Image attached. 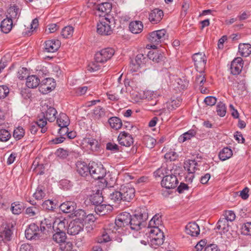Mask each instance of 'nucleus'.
Segmentation results:
<instances>
[{
  "label": "nucleus",
  "instance_id": "f704fd0d",
  "mask_svg": "<svg viewBox=\"0 0 251 251\" xmlns=\"http://www.w3.org/2000/svg\"><path fill=\"white\" fill-rule=\"evenodd\" d=\"M108 123L111 127L116 130L120 129L122 126L121 120L117 117L110 118L108 120Z\"/></svg>",
  "mask_w": 251,
  "mask_h": 251
},
{
  "label": "nucleus",
  "instance_id": "393cba45",
  "mask_svg": "<svg viewBox=\"0 0 251 251\" xmlns=\"http://www.w3.org/2000/svg\"><path fill=\"white\" fill-rule=\"evenodd\" d=\"M130 31L134 34H138L142 32L143 25L141 21H135L131 22L129 25Z\"/></svg>",
  "mask_w": 251,
  "mask_h": 251
},
{
  "label": "nucleus",
  "instance_id": "f8f14e48",
  "mask_svg": "<svg viewBox=\"0 0 251 251\" xmlns=\"http://www.w3.org/2000/svg\"><path fill=\"white\" fill-rule=\"evenodd\" d=\"M39 231V227L36 224H31L25 231V237L28 240L38 239Z\"/></svg>",
  "mask_w": 251,
  "mask_h": 251
},
{
  "label": "nucleus",
  "instance_id": "4c0bfd02",
  "mask_svg": "<svg viewBox=\"0 0 251 251\" xmlns=\"http://www.w3.org/2000/svg\"><path fill=\"white\" fill-rule=\"evenodd\" d=\"M57 114V111L55 108L52 107H49L46 111L45 118L49 122H52L56 118L55 115Z\"/></svg>",
  "mask_w": 251,
  "mask_h": 251
},
{
  "label": "nucleus",
  "instance_id": "c03bdc74",
  "mask_svg": "<svg viewBox=\"0 0 251 251\" xmlns=\"http://www.w3.org/2000/svg\"><path fill=\"white\" fill-rule=\"evenodd\" d=\"M161 216L159 214L155 215L150 221L149 226L152 228L154 227H158V226L161 224Z\"/></svg>",
  "mask_w": 251,
  "mask_h": 251
},
{
  "label": "nucleus",
  "instance_id": "a211bd4d",
  "mask_svg": "<svg viewBox=\"0 0 251 251\" xmlns=\"http://www.w3.org/2000/svg\"><path fill=\"white\" fill-rule=\"evenodd\" d=\"M61 45L58 40L51 39L45 42V50L48 52H54L58 50Z\"/></svg>",
  "mask_w": 251,
  "mask_h": 251
},
{
  "label": "nucleus",
  "instance_id": "473e14b6",
  "mask_svg": "<svg viewBox=\"0 0 251 251\" xmlns=\"http://www.w3.org/2000/svg\"><path fill=\"white\" fill-rule=\"evenodd\" d=\"M111 8L112 5L109 2L101 3L96 6V9L98 11L104 14L109 13L111 11Z\"/></svg>",
  "mask_w": 251,
  "mask_h": 251
},
{
  "label": "nucleus",
  "instance_id": "5fc2aeb1",
  "mask_svg": "<svg viewBox=\"0 0 251 251\" xmlns=\"http://www.w3.org/2000/svg\"><path fill=\"white\" fill-rule=\"evenodd\" d=\"M147 58L143 54H138L135 58L136 66L135 69H138L142 64H144L146 61Z\"/></svg>",
  "mask_w": 251,
  "mask_h": 251
},
{
  "label": "nucleus",
  "instance_id": "49530a36",
  "mask_svg": "<svg viewBox=\"0 0 251 251\" xmlns=\"http://www.w3.org/2000/svg\"><path fill=\"white\" fill-rule=\"evenodd\" d=\"M196 134L194 130H189L188 132L184 133L179 136L178 141L179 142L183 143L185 141L191 139V137L195 136Z\"/></svg>",
  "mask_w": 251,
  "mask_h": 251
},
{
  "label": "nucleus",
  "instance_id": "9d476101",
  "mask_svg": "<svg viewBox=\"0 0 251 251\" xmlns=\"http://www.w3.org/2000/svg\"><path fill=\"white\" fill-rule=\"evenodd\" d=\"M178 183L176 176L173 174L165 176L161 181L162 186L168 189L176 188Z\"/></svg>",
  "mask_w": 251,
  "mask_h": 251
},
{
  "label": "nucleus",
  "instance_id": "6e6d98bb",
  "mask_svg": "<svg viewBox=\"0 0 251 251\" xmlns=\"http://www.w3.org/2000/svg\"><path fill=\"white\" fill-rule=\"evenodd\" d=\"M11 137V134L6 129H0V141L1 142H6Z\"/></svg>",
  "mask_w": 251,
  "mask_h": 251
},
{
  "label": "nucleus",
  "instance_id": "dca6fc26",
  "mask_svg": "<svg viewBox=\"0 0 251 251\" xmlns=\"http://www.w3.org/2000/svg\"><path fill=\"white\" fill-rule=\"evenodd\" d=\"M53 229V222L51 220L45 218L41 221L40 231L44 234L50 235Z\"/></svg>",
  "mask_w": 251,
  "mask_h": 251
},
{
  "label": "nucleus",
  "instance_id": "1a4fd4ad",
  "mask_svg": "<svg viewBox=\"0 0 251 251\" xmlns=\"http://www.w3.org/2000/svg\"><path fill=\"white\" fill-rule=\"evenodd\" d=\"M110 21L107 18H105L97 24V32L98 33L103 35H110L113 31L112 27L110 25Z\"/></svg>",
  "mask_w": 251,
  "mask_h": 251
},
{
  "label": "nucleus",
  "instance_id": "e2e57ef3",
  "mask_svg": "<svg viewBox=\"0 0 251 251\" xmlns=\"http://www.w3.org/2000/svg\"><path fill=\"white\" fill-rule=\"evenodd\" d=\"M106 149L113 152H117L119 151V146L116 144L112 142H108L106 144Z\"/></svg>",
  "mask_w": 251,
  "mask_h": 251
},
{
  "label": "nucleus",
  "instance_id": "aec40b11",
  "mask_svg": "<svg viewBox=\"0 0 251 251\" xmlns=\"http://www.w3.org/2000/svg\"><path fill=\"white\" fill-rule=\"evenodd\" d=\"M131 216L128 212H123L119 214L117 218L115 219L118 225H120V227H125L129 226Z\"/></svg>",
  "mask_w": 251,
  "mask_h": 251
},
{
  "label": "nucleus",
  "instance_id": "37998d69",
  "mask_svg": "<svg viewBox=\"0 0 251 251\" xmlns=\"http://www.w3.org/2000/svg\"><path fill=\"white\" fill-rule=\"evenodd\" d=\"M87 143L89 148L93 151H96L99 149V143L98 141L95 139L88 138Z\"/></svg>",
  "mask_w": 251,
  "mask_h": 251
},
{
  "label": "nucleus",
  "instance_id": "0e129e2a",
  "mask_svg": "<svg viewBox=\"0 0 251 251\" xmlns=\"http://www.w3.org/2000/svg\"><path fill=\"white\" fill-rule=\"evenodd\" d=\"M99 62H92L87 66V70L90 72H93L99 70L100 66L98 64Z\"/></svg>",
  "mask_w": 251,
  "mask_h": 251
},
{
  "label": "nucleus",
  "instance_id": "ea45409f",
  "mask_svg": "<svg viewBox=\"0 0 251 251\" xmlns=\"http://www.w3.org/2000/svg\"><path fill=\"white\" fill-rule=\"evenodd\" d=\"M46 196L45 188L42 186H39L36 192L33 194V197L37 200H41Z\"/></svg>",
  "mask_w": 251,
  "mask_h": 251
},
{
  "label": "nucleus",
  "instance_id": "20e7f679",
  "mask_svg": "<svg viewBox=\"0 0 251 251\" xmlns=\"http://www.w3.org/2000/svg\"><path fill=\"white\" fill-rule=\"evenodd\" d=\"M149 233L151 244L159 246L163 243L164 233L158 227L151 228L149 230Z\"/></svg>",
  "mask_w": 251,
  "mask_h": 251
},
{
  "label": "nucleus",
  "instance_id": "ddd939ff",
  "mask_svg": "<svg viewBox=\"0 0 251 251\" xmlns=\"http://www.w3.org/2000/svg\"><path fill=\"white\" fill-rule=\"evenodd\" d=\"M193 59L195 63V67L197 69H200V71L204 68L206 59L205 55L203 53H196L193 55Z\"/></svg>",
  "mask_w": 251,
  "mask_h": 251
},
{
  "label": "nucleus",
  "instance_id": "3c124183",
  "mask_svg": "<svg viewBox=\"0 0 251 251\" xmlns=\"http://www.w3.org/2000/svg\"><path fill=\"white\" fill-rule=\"evenodd\" d=\"M25 132L24 128L21 126H19L14 129L13 132V137L16 140L22 139L25 135Z\"/></svg>",
  "mask_w": 251,
  "mask_h": 251
},
{
  "label": "nucleus",
  "instance_id": "603ef678",
  "mask_svg": "<svg viewBox=\"0 0 251 251\" xmlns=\"http://www.w3.org/2000/svg\"><path fill=\"white\" fill-rule=\"evenodd\" d=\"M144 142L148 148L152 149L154 146L156 140L150 136H146L144 138Z\"/></svg>",
  "mask_w": 251,
  "mask_h": 251
},
{
  "label": "nucleus",
  "instance_id": "412c9836",
  "mask_svg": "<svg viewBox=\"0 0 251 251\" xmlns=\"http://www.w3.org/2000/svg\"><path fill=\"white\" fill-rule=\"evenodd\" d=\"M120 225H118V223L116 220L114 223L109 224L106 228L108 230V233H111L115 238L116 234H121L123 232L124 227H120Z\"/></svg>",
  "mask_w": 251,
  "mask_h": 251
},
{
  "label": "nucleus",
  "instance_id": "5701e85b",
  "mask_svg": "<svg viewBox=\"0 0 251 251\" xmlns=\"http://www.w3.org/2000/svg\"><path fill=\"white\" fill-rule=\"evenodd\" d=\"M59 207L60 209L64 213H71L75 211V210L76 208V204L74 201H67L62 203Z\"/></svg>",
  "mask_w": 251,
  "mask_h": 251
},
{
  "label": "nucleus",
  "instance_id": "2eb2a0df",
  "mask_svg": "<svg viewBox=\"0 0 251 251\" xmlns=\"http://www.w3.org/2000/svg\"><path fill=\"white\" fill-rule=\"evenodd\" d=\"M243 66V59L241 57L235 58L231 63L230 72L233 75H237L241 72Z\"/></svg>",
  "mask_w": 251,
  "mask_h": 251
},
{
  "label": "nucleus",
  "instance_id": "a18cd8bd",
  "mask_svg": "<svg viewBox=\"0 0 251 251\" xmlns=\"http://www.w3.org/2000/svg\"><path fill=\"white\" fill-rule=\"evenodd\" d=\"M74 32V28L71 26H67L61 31V36L64 38H69L72 37Z\"/></svg>",
  "mask_w": 251,
  "mask_h": 251
},
{
  "label": "nucleus",
  "instance_id": "f257e3e1",
  "mask_svg": "<svg viewBox=\"0 0 251 251\" xmlns=\"http://www.w3.org/2000/svg\"><path fill=\"white\" fill-rule=\"evenodd\" d=\"M74 215L79 218L72 221L68 225V233L72 235H77L83 230V219L86 216V213L84 210L78 209L75 210Z\"/></svg>",
  "mask_w": 251,
  "mask_h": 251
},
{
  "label": "nucleus",
  "instance_id": "423d86ee",
  "mask_svg": "<svg viewBox=\"0 0 251 251\" xmlns=\"http://www.w3.org/2000/svg\"><path fill=\"white\" fill-rule=\"evenodd\" d=\"M89 175L95 179H100L103 178L105 170L101 164L98 165L95 162L90 163Z\"/></svg>",
  "mask_w": 251,
  "mask_h": 251
},
{
  "label": "nucleus",
  "instance_id": "4d7b16f0",
  "mask_svg": "<svg viewBox=\"0 0 251 251\" xmlns=\"http://www.w3.org/2000/svg\"><path fill=\"white\" fill-rule=\"evenodd\" d=\"M164 157L167 161H173L177 158L178 155L176 152L171 151L166 153L164 155Z\"/></svg>",
  "mask_w": 251,
  "mask_h": 251
},
{
  "label": "nucleus",
  "instance_id": "13d9d810",
  "mask_svg": "<svg viewBox=\"0 0 251 251\" xmlns=\"http://www.w3.org/2000/svg\"><path fill=\"white\" fill-rule=\"evenodd\" d=\"M43 207L48 210H52L55 208L53 202L50 200L45 201L42 204Z\"/></svg>",
  "mask_w": 251,
  "mask_h": 251
},
{
  "label": "nucleus",
  "instance_id": "680f3d73",
  "mask_svg": "<svg viewBox=\"0 0 251 251\" xmlns=\"http://www.w3.org/2000/svg\"><path fill=\"white\" fill-rule=\"evenodd\" d=\"M59 28V26L56 24H51L48 25L46 29V32L47 34L54 33Z\"/></svg>",
  "mask_w": 251,
  "mask_h": 251
},
{
  "label": "nucleus",
  "instance_id": "4be33fe9",
  "mask_svg": "<svg viewBox=\"0 0 251 251\" xmlns=\"http://www.w3.org/2000/svg\"><path fill=\"white\" fill-rule=\"evenodd\" d=\"M200 227L196 223H189L185 227L186 233L191 236H197L200 234Z\"/></svg>",
  "mask_w": 251,
  "mask_h": 251
},
{
  "label": "nucleus",
  "instance_id": "58836bf2",
  "mask_svg": "<svg viewBox=\"0 0 251 251\" xmlns=\"http://www.w3.org/2000/svg\"><path fill=\"white\" fill-rule=\"evenodd\" d=\"M57 123L58 126H69L70 120L67 115L65 113H60L59 117L57 119Z\"/></svg>",
  "mask_w": 251,
  "mask_h": 251
},
{
  "label": "nucleus",
  "instance_id": "bf43d9fd",
  "mask_svg": "<svg viewBox=\"0 0 251 251\" xmlns=\"http://www.w3.org/2000/svg\"><path fill=\"white\" fill-rule=\"evenodd\" d=\"M9 92L8 87L5 85H0V99L5 98Z\"/></svg>",
  "mask_w": 251,
  "mask_h": 251
},
{
  "label": "nucleus",
  "instance_id": "2f4dec72",
  "mask_svg": "<svg viewBox=\"0 0 251 251\" xmlns=\"http://www.w3.org/2000/svg\"><path fill=\"white\" fill-rule=\"evenodd\" d=\"M53 241L57 243H64L67 239L66 234L65 231H56L52 235Z\"/></svg>",
  "mask_w": 251,
  "mask_h": 251
},
{
  "label": "nucleus",
  "instance_id": "a19ab883",
  "mask_svg": "<svg viewBox=\"0 0 251 251\" xmlns=\"http://www.w3.org/2000/svg\"><path fill=\"white\" fill-rule=\"evenodd\" d=\"M24 210V206L22 203L19 202H15L11 204V210L14 214H19Z\"/></svg>",
  "mask_w": 251,
  "mask_h": 251
},
{
  "label": "nucleus",
  "instance_id": "9b49d317",
  "mask_svg": "<svg viewBox=\"0 0 251 251\" xmlns=\"http://www.w3.org/2000/svg\"><path fill=\"white\" fill-rule=\"evenodd\" d=\"M120 190L123 201L129 202L135 196V189L128 185L122 186Z\"/></svg>",
  "mask_w": 251,
  "mask_h": 251
},
{
  "label": "nucleus",
  "instance_id": "cd10ccee",
  "mask_svg": "<svg viewBox=\"0 0 251 251\" xmlns=\"http://www.w3.org/2000/svg\"><path fill=\"white\" fill-rule=\"evenodd\" d=\"M103 200V198L102 196V193L100 190H97L96 193L91 195L90 198V201L91 203L95 205L101 204Z\"/></svg>",
  "mask_w": 251,
  "mask_h": 251
},
{
  "label": "nucleus",
  "instance_id": "c756f323",
  "mask_svg": "<svg viewBox=\"0 0 251 251\" xmlns=\"http://www.w3.org/2000/svg\"><path fill=\"white\" fill-rule=\"evenodd\" d=\"M13 25V22L11 19L7 18L1 21L0 28L4 33H7L11 30Z\"/></svg>",
  "mask_w": 251,
  "mask_h": 251
},
{
  "label": "nucleus",
  "instance_id": "bb28decb",
  "mask_svg": "<svg viewBox=\"0 0 251 251\" xmlns=\"http://www.w3.org/2000/svg\"><path fill=\"white\" fill-rule=\"evenodd\" d=\"M40 79L35 75L28 76L26 78V85L29 88H35L39 85Z\"/></svg>",
  "mask_w": 251,
  "mask_h": 251
},
{
  "label": "nucleus",
  "instance_id": "6e6552de",
  "mask_svg": "<svg viewBox=\"0 0 251 251\" xmlns=\"http://www.w3.org/2000/svg\"><path fill=\"white\" fill-rule=\"evenodd\" d=\"M12 227V225L9 224L3 225L0 227V244L2 242L6 243L11 239Z\"/></svg>",
  "mask_w": 251,
  "mask_h": 251
},
{
  "label": "nucleus",
  "instance_id": "a878e982",
  "mask_svg": "<svg viewBox=\"0 0 251 251\" xmlns=\"http://www.w3.org/2000/svg\"><path fill=\"white\" fill-rule=\"evenodd\" d=\"M68 221L65 219H57L53 223V227L55 231H65Z\"/></svg>",
  "mask_w": 251,
  "mask_h": 251
},
{
  "label": "nucleus",
  "instance_id": "6ab92c4d",
  "mask_svg": "<svg viewBox=\"0 0 251 251\" xmlns=\"http://www.w3.org/2000/svg\"><path fill=\"white\" fill-rule=\"evenodd\" d=\"M77 172L82 176H86L90 174V163H87L82 161H77L76 163Z\"/></svg>",
  "mask_w": 251,
  "mask_h": 251
},
{
  "label": "nucleus",
  "instance_id": "338daca9",
  "mask_svg": "<svg viewBox=\"0 0 251 251\" xmlns=\"http://www.w3.org/2000/svg\"><path fill=\"white\" fill-rule=\"evenodd\" d=\"M56 154L57 156L60 158H65L68 156V151L63 149L60 148L56 151Z\"/></svg>",
  "mask_w": 251,
  "mask_h": 251
},
{
  "label": "nucleus",
  "instance_id": "f03ea898",
  "mask_svg": "<svg viewBox=\"0 0 251 251\" xmlns=\"http://www.w3.org/2000/svg\"><path fill=\"white\" fill-rule=\"evenodd\" d=\"M148 218V209L146 207H142L131 217L129 226L132 230L138 231L141 228V226Z\"/></svg>",
  "mask_w": 251,
  "mask_h": 251
},
{
  "label": "nucleus",
  "instance_id": "7ed1b4c3",
  "mask_svg": "<svg viewBox=\"0 0 251 251\" xmlns=\"http://www.w3.org/2000/svg\"><path fill=\"white\" fill-rule=\"evenodd\" d=\"M168 35L165 29H162L150 32L148 37L149 41L152 44L151 47L153 49L157 48V46L164 42L168 39Z\"/></svg>",
  "mask_w": 251,
  "mask_h": 251
},
{
  "label": "nucleus",
  "instance_id": "69168bd1",
  "mask_svg": "<svg viewBox=\"0 0 251 251\" xmlns=\"http://www.w3.org/2000/svg\"><path fill=\"white\" fill-rule=\"evenodd\" d=\"M204 101L207 105L213 106L216 103L217 99L214 97L208 96L205 98Z\"/></svg>",
  "mask_w": 251,
  "mask_h": 251
},
{
  "label": "nucleus",
  "instance_id": "b1692460",
  "mask_svg": "<svg viewBox=\"0 0 251 251\" xmlns=\"http://www.w3.org/2000/svg\"><path fill=\"white\" fill-rule=\"evenodd\" d=\"M197 165L198 163L195 160H189L188 162L185 163L184 168L187 170L189 176V179L191 181H192L194 176L193 174L196 170Z\"/></svg>",
  "mask_w": 251,
  "mask_h": 251
},
{
  "label": "nucleus",
  "instance_id": "052dcab7",
  "mask_svg": "<svg viewBox=\"0 0 251 251\" xmlns=\"http://www.w3.org/2000/svg\"><path fill=\"white\" fill-rule=\"evenodd\" d=\"M225 218L224 219H226L227 222H232L233 221L236 217L235 214L233 211L228 210L226 211L225 214Z\"/></svg>",
  "mask_w": 251,
  "mask_h": 251
},
{
  "label": "nucleus",
  "instance_id": "79ce46f5",
  "mask_svg": "<svg viewBox=\"0 0 251 251\" xmlns=\"http://www.w3.org/2000/svg\"><path fill=\"white\" fill-rule=\"evenodd\" d=\"M104 115V110L100 106L96 107L93 110V117L96 120H100Z\"/></svg>",
  "mask_w": 251,
  "mask_h": 251
},
{
  "label": "nucleus",
  "instance_id": "774afa93",
  "mask_svg": "<svg viewBox=\"0 0 251 251\" xmlns=\"http://www.w3.org/2000/svg\"><path fill=\"white\" fill-rule=\"evenodd\" d=\"M27 70L25 68H22L19 70L17 73V76L20 79H23L26 76Z\"/></svg>",
  "mask_w": 251,
  "mask_h": 251
},
{
  "label": "nucleus",
  "instance_id": "de8ad7c7",
  "mask_svg": "<svg viewBox=\"0 0 251 251\" xmlns=\"http://www.w3.org/2000/svg\"><path fill=\"white\" fill-rule=\"evenodd\" d=\"M115 237H114L113 235L111 233H108V230L105 228L104 231L103 232L101 237L98 240V242L100 243L101 242H107L112 239H114Z\"/></svg>",
  "mask_w": 251,
  "mask_h": 251
},
{
  "label": "nucleus",
  "instance_id": "4468645a",
  "mask_svg": "<svg viewBox=\"0 0 251 251\" xmlns=\"http://www.w3.org/2000/svg\"><path fill=\"white\" fill-rule=\"evenodd\" d=\"M118 140L121 145L126 147H129L133 143L132 136L125 131L120 133L118 137Z\"/></svg>",
  "mask_w": 251,
  "mask_h": 251
},
{
  "label": "nucleus",
  "instance_id": "72a5a7b5",
  "mask_svg": "<svg viewBox=\"0 0 251 251\" xmlns=\"http://www.w3.org/2000/svg\"><path fill=\"white\" fill-rule=\"evenodd\" d=\"M217 228L221 230V233H225L228 230L229 225L227 221L224 219H220L217 223Z\"/></svg>",
  "mask_w": 251,
  "mask_h": 251
},
{
  "label": "nucleus",
  "instance_id": "c9c22d12",
  "mask_svg": "<svg viewBox=\"0 0 251 251\" xmlns=\"http://www.w3.org/2000/svg\"><path fill=\"white\" fill-rule=\"evenodd\" d=\"M232 155V150L226 147L224 148L219 153V157L220 160L222 161L226 160L229 158Z\"/></svg>",
  "mask_w": 251,
  "mask_h": 251
},
{
  "label": "nucleus",
  "instance_id": "39448f33",
  "mask_svg": "<svg viewBox=\"0 0 251 251\" xmlns=\"http://www.w3.org/2000/svg\"><path fill=\"white\" fill-rule=\"evenodd\" d=\"M114 53L115 51L113 48H107L103 49L96 53L95 60L97 62L104 63L110 59Z\"/></svg>",
  "mask_w": 251,
  "mask_h": 251
},
{
  "label": "nucleus",
  "instance_id": "c85d7f7f",
  "mask_svg": "<svg viewBox=\"0 0 251 251\" xmlns=\"http://www.w3.org/2000/svg\"><path fill=\"white\" fill-rule=\"evenodd\" d=\"M239 52L242 56L247 57L251 54V45L240 43L239 45Z\"/></svg>",
  "mask_w": 251,
  "mask_h": 251
},
{
  "label": "nucleus",
  "instance_id": "864d4df0",
  "mask_svg": "<svg viewBox=\"0 0 251 251\" xmlns=\"http://www.w3.org/2000/svg\"><path fill=\"white\" fill-rule=\"evenodd\" d=\"M216 111L218 115L221 117H224L226 113L225 104L222 102H219L217 105Z\"/></svg>",
  "mask_w": 251,
  "mask_h": 251
},
{
  "label": "nucleus",
  "instance_id": "e433bc0d",
  "mask_svg": "<svg viewBox=\"0 0 251 251\" xmlns=\"http://www.w3.org/2000/svg\"><path fill=\"white\" fill-rule=\"evenodd\" d=\"M8 13L9 15L8 19H18L20 15L19 8L16 6L10 7L8 10Z\"/></svg>",
  "mask_w": 251,
  "mask_h": 251
},
{
  "label": "nucleus",
  "instance_id": "f3484780",
  "mask_svg": "<svg viewBox=\"0 0 251 251\" xmlns=\"http://www.w3.org/2000/svg\"><path fill=\"white\" fill-rule=\"evenodd\" d=\"M163 12L162 10L155 8L151 11L149 16V20L153 24L159 23L163 17Z\"/></svg>",
  "mask_w": 251,
  "mask_h": 251
},
{
  "label": "nucleus",
  "instance_id": "0eeeda50",
  "mask_svg": "<svg viewBox=\"0 0 251 251\" xmlns=\"http://www.w3.org/2000/svg\"><path fill=\"white\" fill-rule=\"evenodd\" d=\"M56 85V82L52 78L47 77L41 81L39 90L43 94H47L53 90Z\"/></svg>",
  "mask_w": 251,
  "mask_h": 251
},
{
  "label": "nucleus",
  "instance_id": "7c9ffc66",
  "mask_svg": "<svg viewBox=\"0 0 251 251\" xmlns=\"http://www.w3.org/2000/svg\"><path fill=\"white\" fill-rule=\"evenodd\" d=\"M148 57L153 62L158 63L162 61L164 58L163 54L158 51H150L148 53Z\"/></svg>",
  "mask_w": 251,
  "mask_h": 251
},
{
  "label": "nucleus",
  "instance_id": "09e8293b",
  "mask_svg": "<svg viewBox=\"0 0 251 251\" xmlns=\"http://www.w3.org/2000/svg\"><path fill=\"white\" fill-rule=\"evenodd\" d=\"M180 103L181 101L179 99L173 100L167 103V108L169 111L173 110L179 107Z\"/></svg>",
  "mask_w": 251,
  "mask_h": 251
},
{
  "label": "nucleus",
  "instance_id": "8fccbe9b",
  "mask_svg": "<svg viewBox=\"0 0 251 251\" xmlns=\"http://www.w3.org/2000/svg\"><path fill=\"white\" fill-rule=\"evenodd\" d=\"M109 198L111 200L113 201V202L118 203H119L122 201H123L120 190L119 191H115L112 193H111L109 195Z\"/></svg>",
  "mask_w": 251,
  "mask_h": 251
}]
</instances>
